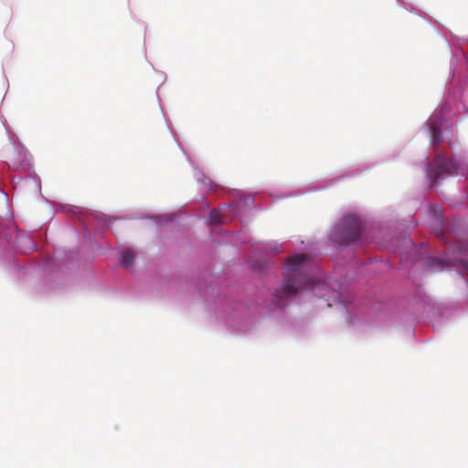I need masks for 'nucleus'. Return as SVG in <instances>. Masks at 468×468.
Instances as JSON below:
<instances>
[{"mask_svg": "<svg viewBox=\"0 0 468 468\" xmlns=\"http://www.w3.org/2000/svg\"><path fill=\"white\" fill-rule=\"evenodd\" d=\"M441 141V134L439 128L432 126L431 127V143L433 145H437Z\"/></svg>", "mask_w": 468, "mask_h": 468, "instance_id": "nucleus-7", "label": "nucleus"}, {"mask_svg": "<svg viewBox=\"0 0 468 468\" xmlns=\"http://www.w3.org/2000/svg\"><path fill=\"white\" fill-rule=\"evenodd\" d=\"M427 173L433 184L445 176L459 175V164L454 159H445L438 155L434 160V165H428Z\"/></svg>", "mask_w": 468, "mask_h": 468, "instance_id": "nucleus-2", "label": "nucleus"}, {"mask_svg": "<svg viewBox=\"0 0 468 468\" xmlns=\"http://www.w3.org/2000/svg\"><path fill=\"white\" fill-rule=\"evenodd\" d=\"M208 220L211 224H218L221 223V214L217 209H212L208 216Z\"/></svg>", "mask_w": 468, "mask_h": 468, "instance_id": "nucleus-6", "label": "nucleus"}, {"mask_svg": "<svg viewBox=\"0 0 468 468\" xmlns=\"http://www.w3.org/2000/svg\"><path fill=\"white\" fill-rule=\"evenodd\" d=\"M442 263H443L442 261H438L436 259H432V261H431V265L432 266H435L437 264H442Z\"/></svg>", "mask_w": 468, "mask_h": 468, "instance_id": "nucleus-8", "label": "nucleus"}, {"mask_svg": "<svg viewBox=\"0 0 468 468\" xmlns=\"http://www.w3.org/2000/svg\"><path fill=\"white\" fill-rule=\"evenodd\" d=\"M313 269L314 266L307 255L300 254L288 259L282 284L276 288L273 293L277 307H282L283 302L294 296L300 289L315 283V280L310 274Z\"/></svg>", "mask_w": 468, "mask_h": 468, "instance_id": "nucleus-1", "label": "nucleus"}, {"mask_svg": "<svg viewBox=\"0 0 468 468\" xmlns=\"http://www.w3.org/2000/svg\"><path fill=\"white\" fill-rule=\"evenodd\" d=\"M133 259H134V254L133 252L131 250H125L123 252H122V265L124 267V268H129L132 266V263L133 261Z\"/></svg>", "mask_w": 468, "mask_h": 468, "instance_id": "nucleus-5", "label": "nucleus"}, {"mask_svg": "<svg viewBox=\"0 0 468 468\" xmlns=\"http://www.w3.org/2000/svg\"><path fill=\"white\" fill-rule=\"evenodd\" d=\"M253 197L240 190H236V210L238 208L249 207L253 204Z\"/></svg>", "mask_w": 468, "mask_h": 468, "instance_id": "nucleus-4", "label": "nucleus"}, {"mask_svg": "<svg viewBox=\"0 0 468 468\" xmlns=\"http://www.w3.org/2000/svg\"><path fill=\"white\" fill-rule=\"evenodd\" d=\"M361 231V221L354 217L347 216L342 221L340 242L349 243L358 239Z\"/></svg>", "mask_w": 468, "mask_h": 468, "instance_id": "nucleus-3", "label": "nucleus"}]
</instances>
